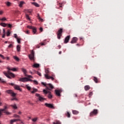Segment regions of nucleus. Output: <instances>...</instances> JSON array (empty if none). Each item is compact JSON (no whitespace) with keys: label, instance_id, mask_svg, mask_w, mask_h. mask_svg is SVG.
<instances>
[{"label":"nucleus","instance_id":"obj_1","mask_svg":"<svg viewBox=\"0 0 124 124\" xmlns=\"http://www.w3.org/2000/svg\"><path fill=\"white\" fill-rule=\"evenodd\" d=\"M7 69L9 70L7 72H3V74L7 77L9 79H11V77L13 78H15V75L11 72L9 70H12V71H18V68H10V67H8Z\"/></svg>","mask_w":124,"mask_h":124},{"label":"nucleus","instance_id":"obj_2","mask_svg":"<svg viewBox=\"0 0 124 124\" xmlns=\"http://www.w3.org/2000/svg\"><path fill=\"white\" fill-rule=\"evenodd\" d=\"M41 84L45 86V87L46 88L47 90H49V91H51V90L54 89V86L51 83L46 84V83L44 82H42Z\"/></svg>","mask_w":124,"mask_h":124},{"label":"nucleus","instance_id":"obj_3","mask_svg":"<svg viewBox=\"0 0 124 124\" xmlns=\"http://www.w3.org/2000/svg\"><path fill=\"white\" fill-rule=\"evenodd\" d=\"M43 93H45V95L48 93L47 97L49 99H51V98L53 97V95H52V93H51V92L44 89L43 90Z\"/></svg>","mask_w":124,"mask_h":124},{"label":"nucleus","instance_id":"obj_4","mask_svg":"<svg viewBox=\"0 0 124 124\" xmlns=\"http://www.w3.org/2000/svg\"><path fill=\"white\" fill-rule=\"evenodd\" d=\"M8 108H7V106H4V108L0 109V111L3 112V113H5L6 115H11V113L7 111L6 109H8Z\"/></svg>","mask_w":124,"mask_h":124},{"label":"nucleus","instance_id":"obj_5","mask_svg":"<svg viewBox=\"0 0 124 124\" xmlns=\"http://www.w3.org/2000/svg\"><path fill=\"white\" fill-rule=\"evenodd\" d=\"M62 28H61L60 30H59L57 32V38L58 39H61V37L62 35Z\"/></svg>","mask_w":124,"mask_h":124},{"label":"nucleus","instance_id":"obj_6","mask_svg":"<svg viewBox=\"0 0 124 124\" xmlns=\"http://www.w3.org/2000/svg\"><path fill=\"white\" fill-rule=\"evenodd\" d=\"M9 84L11 85V86H14L15 90H16L17 91H20V92H22V89L20 88V86L14 84V83H9Z\"/></svg>","mask_w":124,"mask_h":124},{"label":"nucleus","instance_id":"obj_7","mask_svg":"<svg viewBox=\"0 0 124 124\" xmlns=\"http://www.w3.org/2000/svg\"><path fill=\"white\" fill-rule=\"evenodd\" d=\"M29 58L31 61H34V51H33V50L31 51V54L29 55Z\"/></svg>","mask_w":124,"mask_h":124},{"label":"nucleus","instance_id":"obj_8","mask_svg":"<svg viewBox=\"0 0 124 124\" xmlns=\"http://www.w3.org/2000/svg\"><path fill=\"white\" fill-rule=\"evenodd\" d=\"M6 93H8V94L11 95V96H13V97H15V96H16V93H15L13 92V91H12L11 90H7L6 91Z\"/></svg>","mask_w":124,"mask_h":124},{"label":"nucleus","instance_id":"obj_9","mask_svg":"<svg viewBox=\"0 0 124 124\" xmlns=\"http://www.w3.org/2000/svg\"><path fill=\"white\" fill-rule=\"evenodd\" d=\"M98 112L97 109H93L92 112L90 113V117H93V116H96L97 115Z\"/></svg>","mask_w":124,"mask_h":124},{"label":"nucleus","instance_id":"obj_10","mask_svg":"<svg viewBox=\"0 0 124 124\" xmlns=\"http://www.w3.org/2000/svg\"><path fill=\"white\" fill-rule=\"evenodd\" d=\"M35 96H37V97H38V100L39 101H44V100H46V99L45 98H43L42 96L40 95V94L39 93H36Z\"/></svg>","mask_w":124,"mask_h":124},{"label":"nucleus","instance_id":"obj_11","mask_svg":"<svg viewBox=\"0 0 124 124\" xmlns=\"http://www.w3.org/2000/svg\"><path fill=\"white\" fill-rule=\"evenodd\" d=\"M27 28L28 29H30V30H32V32L33 34H35V33H36V28L31 26H28Z\"/></svg>","mask_w":124,"mask_h":124},{"label":"nucleus","instance_id":"obj_12","mask_svg":"<svg viewBox=\"0 0 124 124\" xmlns=\"http://www.w3.org/2000/svg\"><path fill=\"white\" fill-rule=\"evenodd\" d=\"M77 41H78V38L75 37L72 38L70 43H71L72 44H73L74 43H77Z\"/></svg>","mask_w":124,"mask_h":124},{"label":"nucleus","instance_id":"obj_13","mask_svg":"<svg viewBox=\"0 0 124 124\" xmlns=\"http://www.w3.org/2000/svg\"><path fill=\"white\" fill-rule=\"evenodd\" d=\"M19 82H28V78H21L19 79Z\"/></svg>","mask_w":124,"mask_h":124},{"label":"nucleus","instance_id":"obj_14","mask_svg":"<svg viewBox=\"0 0 124 124\" xmlns=\"http://www.w3.org/2000/svg\"><path fill=\"white\" fill-rule=\"evenodd\" d=\"M69 39H70V35H68L64 39V43H65V44L66 43H68V42L69 41Z\"/></svg>","mask_w":124,"mask_h":124},{"label":"nucleus","instance_id":"obj_15","mask_svg":"<svg viewBox=\"0 0 124 124\" xmlns=\"http://www.w3.org/2000/svg\"><path fill=\"white\" fill-rule=\"evenodd\" d=\"M45 77L46 78V79H51L52 81H54L55 80V78L52 77H50L48 75H45Z\"/></svg>","mask_w":124,"mask_h":124},{"label":"nucleus","instance_id":"obj_16","mask_svg":"<svg viewBox=\"0 0 124 124\" xmlns=\"http://www.w3.org/2000/svg\"><path fill=\"white\" fill-rule=\"evenodd\" d=\"M62 93V90H55V93L57 96H61V93Z\"/></svg>","mask_w":124,"mask_h":124},{"label":"nucleus","instance_id":"obj_17","mask_svg":"<svg viewBox=\"0 0 124 124\" xmlns=\"http://www.w3.org/2000/svg\"><path fill=\"white\" fill-rule=\"evenodd\" d=\"M45 105L48 108H54V106L53 105V104L45 103Z\"/></svg>","mask_w":124,"mask_h":124},{"label":"nucleus","instance_id":"obj_18","mask_svg":"<svg viewBox=\"0 0 124 124\" xmlns=\"http://www.w3.org/2000/svg\"><path fill=\"white\" fill-rule=\"evenodd\" d=\"M17 121H19V122H21V120L20 119H13L10 121V124H13V123H15V122H17Z\"/></svg>","mask_w":124,"mask_h":124},{"label":"nucleus","instance_id":"obj_19","mask_svg":"<svg viewBox=\"0 0 124 124\" xmlns=\"http://www.w3.org/2000/svg\"><path fill=\"white\" fill-rule=\"evenodd\" d=\"M21 71L23 72L25 76H27V70L24 68H22Z\"/></svg>","mask_w":124,"mask_h":124},{"label":"nucleus","instance_id":"obj_20","mask_svg":"<svg viewBox=\"0 0 124 124\" xmlns=\"http://www.w3.org/2000/svg\"><path fill=\"white\" fill-rule=\"evenodd\" d=\"M91 89V87H90V86L89 85H86L84 87V90L85 91H89V90H90Z\"/></svg>","mask_w":124,"mask_h":124},{"label":"nucleus","instance_id":"obj_21","mask_svg":"<svg viewBox=\"0 0 124 124\" xmlns=\"http://www.w3.org/2000/svg\"><path fill=\"white\" fill-rule=\"evenodd\" d=\"M72 113L74 115H78V114H79V111L75 110H73Z\"/></svg>","mask_w":124,"mask_h":124},{"label":"nucleus","instance_id":"obj_22","mask_svg":"<svg viewBox=\"0 0 124 124\" xmlns=\"http://www.w3.org/2000/svg\"><path fill=\"white\" fill-rule=\"evenodd\" d=\"M93 80L95 83H98V79L95 77H93Z\"/></svg>","mask_w":124,"mask_h":124},{"label":"nucleus","instance_id":"obj_23","mask_svg":"<svg viewBox=\"0 0 124 124\" xmlns=\"http://www.w3.org/2000/svg\"><path fill=\"white\" fill-rule=\"evenodd\" d=\"M24 3H25L24 1H20L19 4V7H22L23 6V4H24Z\"/></svg>","mask_w":124,"mask_h":124},{"label":"nucleus","instance_id":"obj_24","mask_svg":"<svg viewBox=\"0 0 124 124\" xmlns=\"http://www.w3.org/2000/svg\"><path fill=\"white\" fill-rule=\"evenodd\" d=\"M16 49H17V52H20V50L21 49V46H20V45L17 46Z\"/></svg>","mask_w":124,"mask_h":124},{"label":"nucleus","instance_id":"obj_25","mask_svg":"<svg viewBox=\"0 0 124 124\" xmlns=\"http://www.w3.org/2000/svg\"><path fill=\"white\" fill-rule=\"evenodd\" d=\"M31 93H37V89L33 88V91L31 92Z\"/></svg>","mask_w":124,"mask_h":124},{"label":"nucleus","instance_id":"obj_26","mask_svg":"<svg viewBox=\"0 0 124 124\" xmlns=\"http://www.w3.org/2000/svg\"><path fill=\"white\" fill-rule=\"evenodd\" d=\"M11 107H12V108H13V109H17V106L16 105V104H14L13 105H11Z\"/></svg>","mask_w":124,"mask_h":124},{"label":"nucleus","instance_id":"obj_27","mask_svg":"<svg viewBox=\"0 0 124 124\" xmlns=\"http://www.w3.org/2000/svg\"><path fill=\"white\" fill-rule=\"evenodd\" d=\"M32 66L33 67H36L37 68L39 66V64H37V63L34 64Z\"/></svg>","mask_w":124,"mask_h":124},{"label":"nucleus","instance_id":"obj_28","mask_svg":"<svg viewBox=\"0 0 124 124\" xmlns=\"http://www.w3.org/2000/svg\"><path fill=\"white\" fill-rule=\"evenodd\" d=\"M0 26H1L2 27H6V26H7V24H5V23H1L0 24Z\"/></svg>","mask_w":124,"mask_h":124},{"label":"nucleus","instance_id":"obj_29","mask_svg":"<svg viewBox=\"0 0 124 124\" xmlns=\"http://www.w3.org/2000/svg\"><path fill=\"white\" fill-rule=\"evenodd\" d=\"M14 59L16 61V62H19V58L17 57V56H14Z\"/></svg>","mask_w":124,"mask_h":124},{"label":"nucleus","instance_id":"obj_30","mask_svg":"<svg viewBox=\"0 0 124 124\" xmlns=\"http://www.w3.org/2000/svg\"><path fill=\"white\" fill-rule=\"evenodd\" d=\"M53 124H62V123L60 121H56V122H54Z\"/></svg>","mask_w":124,"mask_h":124},{"label":"nucleus","instance_id":"obj_31","mask_svg":"<svg viewBox=\"0 0 124 124\" xmlns=\"http://www.w3.org/2000/svg\"><path fill=\"white\" fill-rule=\"evenodd\" d=\"M33 4H34V5H35V6H36V7H39V5L36 2H34Z\"/></svg>","mask_w":124,"mask_h":124},{"label":"nucleus","instance_id":"obj_32","mask_svg":"<svg viewBox=\"0 0 124 124\" xmlns=\"http://www.w3.org/2000/svg\"><path fill=\"white\" fill-rule=\"evenodd\" d=\"M26 88L27 89V90H28V91H31V88L29 86H28V85H26Z\"/></svg>","mask_w":124,"mask_h":124},{"label":"nucleus","instance_id":"obj_33","mask_svg":"<svg viewBox=\"0 0 124 124\" xmlns=\"http://www.w3.org/2000/svg\"><path fill=\"white\" fill-rule=\"evenodd\" d=\"M26 19H27V20L31 21V18H30V16H29V15H26Z\"/></svg>","mask_w":124,"mask_h":124},{"label":"nucleus","instance_id":"obj_34","mask_svg":"<svg viewBox=\"0 0 124 124\" xmlns=\"http://www.w3.org/2000/svg\"><path fill=\"white\" fill-rule=\"evenodd\" d=\"M0 83H6L5 81L3 79H1V78H0Z\"/></svg>","mask_w":124,"mask_h":124},{"label":"nucleus","instance_id":"obj_35","mask_svg":"<svg viewBox=\"0 0 124 124\" xmlns=\"http://www.w3.org/2000/svg\"><path fill=\"white\" fill-rule=\"evenodd\" d=\"M27 77L28 78V79H32L33 77L32 76H31V75H26Z\"/></svg>","mask_w":124,"mask_h":124},{"label":"nucleus","instance_id":"obj_36","mask_svg":"<svg viewBox=\"0 0 124 124\" xmlns=\"http://www.w3.org/2000/svg\"><path fill=\"white\" fill-rule=\"evenodd\" d=\"M16 39H17V43H18L19 44H20V43H21V39L17 38Z\"/></svg>","mask_w":124,"mask_h":124},{"label":"nucleus","instance_id":"obj_37","mask_svg":"<svg viewBox=\"0 0 124 124\" xmlns=\"http://www.w3.org/2000/svg\"><path fill=\"white\" fill-rule=\"evenodd\" d=\"M66 116L68 118H69L70 117V113H69V112H67V113L66 114Z\"/></svg>","mask_w":124,"mask_h":124},{"label":"nucleus","instance_id":"obj_38","mask_svg":"<svg viewBox=\"0 0 124 124\" xmlns=\"http://www.w3.org/2000/svg\"><path fill=\"white\" fill-rule=\"evenodd\" d=\"M36 74H37L38 75H39V76H41V73H40V72H38V71H36L35 72Z\"/></svg>","mask_w":124,"mask_h":124},{"label":"nucleus","instance_id":"obj_39","mask_svg":"<svg viewBox=\"0 0 124 124\" xmlns=\"http://www.w3.org/2000/svg\"><path fill=\"white\" fill-rule=\"evenodd\" d=\"M33 82L34 83V84H35V85H38V82H37V81L36 80H33Z\"/></svg>","mask_w":124,"mask_h":124},{"label":"nucleus","instance_id":"obj_40","mask_svg":"<svg viewBox=\"0 0 124 124\" xmlns=\"http://www.w3.org/2000/svg\"><path fill=\"white\" fill-rule=\"evenodd\" d=\"M37 17L40 21H43V19L42 18H41L40 16H39V14L38 15Z\"/></svg>","mask_w":124,"mask_h":124},{"label":"nucleus","instance_id":"obj_41","mask_svg":"<svg viewBox=\"0 0 124 124\" xmlns=\"http://www.w3.org/2000/svg\"><path fill=\"white\" fill-rule=\"evenodd\" d=\"M6 5H7V6H10L11 5V3H10V2H7L6 3Z\"/></svg>","mask_w":124,"mask_h":124},{"label":"nucleus","instance_id":"obj_42","mask_svg":"<svg viewBox=\"0 0 124 124\" xmlns=\"http://www.w3.org/2000/svg\"><path fill=\"white\" fill-rule=\"evenodd\" d=\"M0 58H1L3 60H5V57H4V56H3V55L0 54Z\"/></svg>","mask_w":124,"mask_h":124},{"label":"nucleus","instance_id":"obj_43","mask_svg":"<svg viewBox=\"0 0 124 124\" xmlns=\"http://www.w3.org/2000/svg\"><path fill=\"white\" fill-rule=\"evenodd\" d=\"M11 100H12V101H13V100L17 101V100H18V99H17V98L14 97V98H12V99H11Z\"/></svg>","mask_w":124,"mask_h":124},{"label":"nucleus","instance_id":"obj_44","mask_svg":"<svg viewBox=\"0 0 124 124\" xmlns=\"http://www.w3.org/2000/svg\"><path fill=\"white\" fill-rule=\"evenodd\" d=\"M28 82H33V80L28 78Z\"/></svg>","mask_w":124,"mask_h":124},{"label":"nucleus","instance_id":"obj_45","mask_svg":"<svg viewBox=\"0 0 124 124\" xmlns=\"http://www.w3.org/2000/svg\"><path fill=\"white\" fill-rule=\"evenodd\" d=\"M32 122H36L37 121V118H35L32 119Z\"/></svg>","mask_w":124,"mask_h":124},{"label":"nucleus","instance_id":"obj_46","mask_svg":"<svg viewBox=\"0 0 124 124\" xmlns=\"http://www.w3.org/2000/svg\"><path fill=\"white\" fill-rule=\"evenodd\" d=\"M46 74H45V75H48V74L49 73V70H46L45 71Z\"/></svg>","mask_w":124,"mask_h":124},{"label":"nucleus","instance_id":"obj_47","mask_svg":"<svg viewBox=\"0 0 124 124\" xmlns=\"http://www.w3.org/2000/svg\"><path fill=\"white\" fill-rule=\"evenodd\" d=\"M0 20L1 21H5V20H6V18L5 17H3V18L0 19Z\"/></svg>","mask_w":124,"mask_h":124},{"label":"nucleus","instance_id":"obj_48","mask_svg":"<svg viewBox=\"0 0 124 124\" xmlns=\"http://www.w3.org/2000/svg\"><path fill=\"white\" fill-rule=\"evenodd\" d=\"M93 92H90L89 94V97H91V96H92V95H93Z\"/></svg>","mask_w":124,"mask_h":124},{"label":"nucleus","instance_id":"obj_49","mask_svg":"<svg viewBox=\"0 0 124 124\" xmlns=\"http://www.w3.org/2000/svg\"><path fill=\"white\" fill-rule=\"evenodd\" d=\"M10 35V31H8L7 33V36H9Z\"/></svg>","mask_w":124,"mask_h":124},{"label":"nucleus","instance_id":"obj_50","mask_svg":"<svg viewBox=\"0 0 124 124\" xmlns=\"http://www.w3.org/2000/svg\"><path fill=\"white\" fill-rule=\"evenodd\" d=\"M14 116L15 117V118H20V116L17 115V114H15Z\"/></svg>","mask_w":124,"mask_h":124},{"label":"nucleus","instance_id":"obj_51","mask_svg":"<svg viewBox=\"0 0 124 124\" xmlns=\"http://www.w3.org/2000/svg\"><path fill=\"white\" fill-rule=\"evenodd\" d=\"M39 31H40L41 32H42V31H43V28L42 27H41L39 29Z\"/></svg>","mask_w":124,"mask_h":124},{"label":"nucleus","instance_id":"obj_52","mask_svg":"<svg viewBox=\"0 0 124 124\" xmlns=\"http://www.w3.org/2000/svg\"><path fill=\"white\" fill-rule=\"evenodd\" d=\"M40 45H41L42 46H43L46 45V44L44 43H40Z\"/></svg>","mask_w":124,"mask_h":124},{"label":"nucleus","instance_id":"obj_53","mask_svg":"<svg viewBox=\"0 0 124 124\" xmlns=\"http://www.w3.org/2000/svg\"><path fill=\"white\" fill-rule=\"evenodd\" d=\"M25 33H26V34H30V31H26Z\"/></svg>","mask_w":124,"mask_h":124},{"label":"nucleus","instance_id":"obj_54","mask_svg":"<svg viewBox=\"0 0 124 124\" xmlns=\"http://www.w3.org/2000/svg\"><path fill=\"white\" fill-rule=\"evenodd\" d=\"M14 37L17 39L18 37H17V34H14Z\"/></svg>","mask_w":124,"mask_h":124},{"label":"nucleus","instance_id":"obj_55","mask_svg":"<svg viewBox=\"0 0 124 124\" xmlns=\"http://www.w3.org/2000/svg\"><path fill=\"white\" fill-rule=\"evenodd\" d=\"M13 46L12 45V44H10V45L8 46V47L9 48H11L12 47H13Z\"/></svg>","mask_w":124,"mask_h":124},{"label":"nucleus","instance_id":"obj_56","mask_svg":"<svg viewBox=\"0 0 124 124\" xmlns=\"http://www.w3.org/2000/svg\"><path fill=\"white\" fill-rule=\"evenodd\" d=\"M8 25L9 28H12V25L11 24H7Z\"/></svg>","mask_w":124,"mask_h":124},{"label":"nucleus","instance_id":"obj_57","mask_svg":"<svg viewBox=\"0 0 124 124\" xmlns=\"http://www.w3.org/2000/svg\"><path fill=\"white\" fill-rule=\"evenodd\" d=\"M3 33L5 34V30L4 29H3Z\"/></svg>","mask_w":124,"mask_h":124},{"label":"nucleus","instance_id":"obj_58","mask_svg":"<svg viewBox=\"0 0 124 124\" xmlns=\"http://www.w3.org/2000/svg\"><path fill=\"white\" fill-rule=\"evenodd\" d=\"M3 13V12H2V11H0V15H2Z\"/></svg>","mask_w":124,"mask_h":124},{"label":"nucleus","instance_id":"obj_59","mask_svg":"<svg viewBox=\"0 0 124 124\" xmlns=\"http://www.w3.org/2000/svg\"><path fill=\"white\" fill-rule=\"evenodd\" d=\"M2 37L3 38H4V37H5V34H3V35H2Z\"/></svg>","mask_w":124,"mask_h":124},{"label":"nucleus","instance_id":"obj_60","mask_svg":"<svg viewBox=\"0 0 124 124\" xmlns=\"http://www.w3.org/2000/svg\"><path fill=\"white\" fill-rule=\"evenodd\" d=\"M58 47L59 48V49H61V46L60 45H59V46H58Z\"/></svg>","mask_w":124,"mask_h":124},{"label":"nucleus","instance_id":"obj_61","mask_svg":"<svg viewBox=\"0 0 124 124\" xmlns=\"http://www.w3.org/2000/svg\"><path fill=\"white\" fill-rule=\"evenodd\" d=\"M18 114L19 115H21V114H22V112L21 111L18 112Z\"/></svg>","mask_w":124,"mask_h":124},{"label":"nucleus","instance_id":"obj_62","mask_svg":"<svg viewBox=\"0 0 124 124\" xmlns=\"http://www.w3.org/2000/svg\"><path fill=\"white\" fill-rule=\"evenodd\" d=\"M36 48H40V46L38 45V46H37Z\"/></svg>","mask_w":124,"mask_h":124},{"label":"nucleus","instance_id":"obj_63","mask_svg":"<svg viewBox=\"0 0 124 124\" xmlns=\"http://www.w3.org/2000/svg\"><path fill=\"white\" fill-rule=\"evenodd\" d=\"M1 112H2V111H1L0 110V117L1 116Z\"/></svg>","mask_w":124,"mask_h":124},{"label":"nucleus","instance_id":"obj_64","mask_svg":"<svg viewBox=\"0 0 124 124\" xmlns=\"http://www.w3.org/2000/svg\"><path fill=\"white\" fill-rule=\"evenodd\" d=\"M6 59H7V61H9V57H7Z\"/></svg>","mask_w":124,"mask_h":124}]
</instances>
